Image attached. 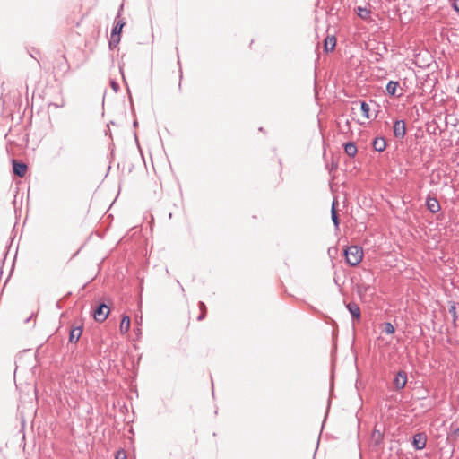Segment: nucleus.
<instances>
[{
    "mask_svg": "<svg viewBox=\"0 0 459 459\" xmlns=\"http://www.w3.org/2000/svg\"><path fill=\"white\" fill-rule=\"evenodd\" d=\"M124 5L121 4L119 10L115 18L114 25L110 32V39L108 41L109 49L113 50L117 47L121 40V34L124 26L126 25V22L123 18H121V13L123 11Z\"/></svg>",
    "mask_w": 459,
    "mask_h": 459,
    "instance_id": "f257e3e1",
    "label": "nucleus"
},
{
    "mask_svg": "<svg viewBox=\"0 0 459 459\" xmlns=\"http://www.w3.org/2000/svg\"><path fill=\"white\" fill-rule=\"evenodd\" d=\"M343 255L349 265L356 266L363 258V249L361 247L357 245L350 246L344 249Z\"/></svg>",
    "mask_w": 459,
    "mask_h": 459,
    "instance_id": "f03ea898",
    "label": "nucleus"
},
{
    "mask_svg": "<svg viewBox=\"0 0 459 459\" xmlns=\"http://www.w3.org/2000/svg\"><path fill=\"white\" fill-rule=\"evenodd\" d=\"M110 312V308L104 302H100L97 305V307L93 309L92 316L95 321L102 323L108 316Z\"/></svg>",
    "mask_w": 459,
    "mask_h": 459,
    "instance_id": "7ed1b4c3",
    "label": "nucleus"
},
{
    "mask_svg": "<svg viewBox=\"0 0 459 459\" xmlns=\"http://www.w3.org/2000/svg\"><path fill=\"white\" fill-rule=\"evenodd\" d=\"M406 132L407 127L404 120L397 119L394 122L393 133L394 138H396L397 140L403 139L404 136L406 135Z\"/></svg>",
    "mask_w": 459,
    "mask_h": 459,
    "instance_id": "20e7f679",
    "label": "nucleus"
},
{
    "mask_svg": "<svg viewBox=\"0 0 459 459\" xmlns=\"http://www.w3.org/2000/svg\"><path fill=\"white\" fill-rule=\"evenodd\" d=\"M427 444V435L424 432H417L411 437V446L415 450H423Z\"/></svg>",
    "mask_w": 459,
    "mask_h": 459,
    "instance_id": "39448f33",
    "label": "nucleus"
},
{
    "mask_svg": "<svg viewBox=\"0 0 459 459\" xmlns=\"http://www.w3.org/2000/svg\"><path fill=\"white\" fill-rule=\"evenodd\" d=\"M345 307L350 312L353 323H359L361 320V312L356 302L351 301L345 304Z\"/></svg>",
    "mask_w": 459,
    "mask_h": 459,
    "instance_id": "423d86ee",
    "label": "nucleus"
},
{
    "mask_svg": "<svg viewBox=\"0 0 459 459\" xmlns=\"http://www.w3.org/2000/svg\"><path fill=\"white\" fill-rule=\"evenodd\" d=\"M12 167L13 175L19 178H23L28 169V166L25 162L15 159L12 160Z\"/></svg>",
    "mask_w": 459,
    "mask_h": 459,
    "instance_id": "0eeeda50",
    "label": "nucleus"
},
{
    "mask_svg": "<svg viewBox=\"0 0 459 459\" xmlns=\"http://www.w3.org/2000/svg\"><path fill=\"white\" fill-rule=\"evenodd\" d=\"M408 377L404 370L397 372L394 378V385L396 390L400 391L403 389L407 384Z\"/></svg>",
    "mask_w": 459,
    "mask_h": 459,
    "instance_id": "6e6552de",
    "label": "nucleus"
},
{
    "mask_svg": "<svg viewBox=\"0 0 459 459\" xmlns=\"http://www.w3.org/2000/svg\"><path fill=\"white\" fill-rule=\"evenodd\" d=\"M384 431L377 429V425L375 426L372 433H371V443L374 446H380L384 441Z\"/></svg>",
    "mask_w": 459,
    "mask_h": 459,
    "instance_id": "1a4fd4ad",
    "label": "nucleus"
},
{
    "mask_svg": "<svg viewBox=\"0 0 459 459\" xmlns=\"http://www.w3.org/2000/svg\"><path fill=\"white\" fill-rule=\"evenodd\" d=\"M426 206L431 213H437L440 211L441 208L437 199L434 196H431L430 195H429L426 198Z\"/></svg>",
    "mask_w": 459,
    "mask_h": 459,
    "instance_id": "9d476101",
    "label": "nucleus"
},
{
    "mask_svg": "<svg viewBox=\"0 0 459 459\" xmlns=\"http://www.w3.org/2000/svg\"><path fill=\"white\" fill-rule=\"evenodd\" d=\"M82 325L72 327L69 332V342L76 343L82 336Z\"/></svg>",
    "mask_w": 459,
    "mask_h": 459,
    "instance_id": "9b49d317",
    "label": "nucleus"
},
{
    "mask_svg": "<svg viewBox=\"0 0 459 459\" xmlns=\"http://www.w3.org/2000/svg\"><path fill=\"white\" fill-rule=\"evenodd\" d=\"M337 205H338L337 200L333 199V201L332 203V207H331V218H332V221H333L335 230H339L340 223H341V220H340V217H339V214L337 212Z\"/></svg>",
    "mask_w": 459,
    "mask_h": 459,
    "instance_id": "f8f14e48",
    "label": "nucleus"
},
{
    "mask_svg": "<svg viewBox=\"0 0 459 459\" xmlns=\"http://www.w3.org/2000/svg\"><path fill=\"white\" fill-rule=\"evenodd\" d=\"M372 147L376 152H382L386 148V141L383 136H377L372 141Z\"/></svg>",
    "mask_w": 459,
    "mask_h": 459,
    "instance_id": "ddd939ff",
    "label": "nucleus"
},
{
    "mask_svg": "<svg viewBox=\"0 0 459 459\" xmlns=\"http://www.w3.org/2000/svg\"><path fill=\"white\" fill-rule=\"evenodd\" d=\"M344 152L351 158L355 157L358 152V148L354 142H346L343 143Z\"/></svg>",
    "mask_w": 459,
    "mask_h": 459,
    "instance_id": "4468645a",
    "label": "nucleus"
},
{
    "mask_svg": "<svg viewBox=\"0 0 459 459\" xmlns=\"http://www.w3.org/2000/svg\"><path fill=\"white\" fill-rule=\"evenodd\" d=\"M336 41L335 36L327 37L324 42V51L325 53L332 52L336 46Z\"/></svg>",
    "mask_w": 459,
    "mask_h": 459,
    "instance_id": "2eb2a0df",
    "label": "nucleus"
},
{
    "mask_svg": "<svg viewBox=\"0 0 459 459\" xmlns=\"http://www.w3.org/2000/svg\"><path fill=\"white\" fill-rule=\"evenodd\" d=\"M355 12L357 15L364 21H369L371 18V11L367 7L358 6L355 8Z\"/></svg>",
    "mask_w": 459,
    "mask_h": 459,
    "instance_id": "dca6fc26",
    "label": "nucleus"
},
{
    "mask_svg": "<svg viewBox=\"0 0 459 459\" xmlns=\"http://www.w3.org/2000/svg\"><path fill=\"white\" fill-rule=\"evenodd\" d=\"M447 439L454 445L459 442V427L454 428L453 424L451 425Z\"/></svg>",
    "mask_w": 459,
    "mask_h": 459,
    "instance_id": "f3484780",
    "label": "nucleus"
},
{
    "mask_svg": "<svg viewBox=\"0 0 459 459\" xmlns=\"http://www.w3.org/2000/svg\"><path fill=\"white\" fill-rule=\"evenodd\" d=\"M130 325H131L130 317L126 315H124L121 318V322H120V325H119V330H120L121 333H126L130 329Z\"/></svg>",
    "mask_w": 459,
    "mask_h": 459,
    "instance_id": "a211bd4d",
    "label": "nucleus"
},
{
    "mask_svg": "<svg viewBox=\"0 0 459 459\" xmlns=\"http://www.w3.org/2000/svg\"><path fill=\"white\" fill-rule=\"evenodd\" d=\"M399 87V82L397 81H389L386 84V92L390 96H396L397 88Z\"/></svg>",
    "mask_w": 459,
    "mask_h": 459,
    "instance_id": "6ab92c4d",
    "label": "nucleus"
},
{
    "mask_svg": "<svg viewBox=\"0 0 459 459\" xmlns=\"http://www.w3.org/2000/svg\"><path fill=\"white\" fill-rule=\"evenodd\" d=\"M360 110H361V113L363 115V117L367 119H369L370 118V108H369V105L364 101V100H361L360 101Z\"/></svg>",
    "mask_w": 459,
    "mask_h": 459,
    "instance_id": "aec40b11",
    "label": "nucleus"
},
{
    "mask_svg": "<svg viewBox=\"0 0 459 459\" xmlns=\"http://www.w3.org/2000/svg\"><path fill=\"white\" fill-rule=\"evenodd\" d=\"M449 313L452 315L453 317V324L455 325L456 320L458 318L457 313H456V306L455 301H449Z\"/></svg>",
    "mask_w": 459,
    "mask_h": 459,
    "instance_id": "412c9836",
    "label": "nucleus"
},
{
    "mask_svg": "<svg viewBox=\"0 0 459 459\" xmlns=\"http://www.w3.org/2000/svg\"><path fill=\"white\" fill-rule=\"evenodd\" d=\"M198 307H199V310H200L201 313L198 316L197 320L198 321H202L206 316V313H207L206 305L204 304V302L199 301L198 302Z\"/></svg>",
    "mask_w": 459,
    "mask_h": 459,
    "instance_id": "4be33fe9",
    "label": "nucleus"
},
{
    "mask_svg": "<svg viewBox=\"0 0 459 459\" xmlns=\"http://www.w3.org/2000/svg\"><path fill=\"white\" fill-rule=\"evenodd\" d=\"M383 332L386 334H393L395 332V328L390 322H385L383 324Z\"/></svg>",
    "mask_w": 459,
    "mask_h": 459,
    "instance_id": "5701e85b",
    "label": "nucleus"
},
{
    "mask_svg": "<svg viewBox=\"0 0 459 459\" xmlns=\"http://www.w3.org/2000/svg\"><path fill=\"white\" fill-rule=\"evenodd\" d=\"M126 454L125 450L119 449L116 452L115 459H126Z\"/></svg>",
    "mask_w": 459,
    "mask_h": 459,
    "instance_id": "b1692460",
    "label": "nucleus"
},
{
    "mask_svg": "<svg viewBox=\"0 0 459 459\" xmlns=\"http://www.w3.org/2000/svg\"><path fill=\"white\" fill-rule=\"evenodd\" d=\"M369 288H370L369 285L358 287L357 292H358L359 296L362 297L363 295H365Z\"/></svg>",
    "mask_w": 459,
    "mask_h": 459,
    "instance_id": "393cba45",
    "label": "nucleus"
},
{
    "mask_svg": "<svg viewBox=\"0 0 459 459\" xmlns=\"http://www.w3.org/2000/svg\"><path fill=\"white\" fill-rule=\"evenodd\" d=\"M177 49V54H178V48H176ZM178 64L179 65V67H181V63H180V59H179V55H178ZM182 78H183V74H182V69L179 68V84H178V89L181 90V81H182Z\"/></svg>",
    "mask_w": 459,
    "mask_h": 459,
    "instance_id": "a878e982",
    "label": "nucleus"
},
{
    "mask_svg": "<svg viewBox=\"0 0 459 459\" xmlns=\"http://www.w3.org/2000/svg\"><path fill=\"white\" fill-rule=\"evenodd\" d=\"M65 100L64 99L61 100L60 102H50L48 103V106H53L55 108H63L65 106Z\"/></svg>",
    "mask_w": 459,
    "mask_h": 459,
    "instance_id": "bb28decb",
    "label": "nucleus"
},
{
    "mask_svg": "<svg viewBox=\"0 0 459 459\" xmlns=\"http://www.w3.org/2000/svg\"><path fill=\"white\" fill-rule=\"evenodd\" d=\"M453 9L459 13V0H450Z\"/></svg>",
    "mask_w": 459,
    "mask_h": 459,
    "instance_id": "cd10ccee",
    "label": "nucleus"
},
{
    "mask_svg": "<svg viewBox=\"0 0 459 459\" xmlns=\"http://www.w3.org/2000/svg\"><path fill=\"white\" fill-rule=\"evenodd\" d=\"M110 85H111V88L114 90V91H115V92H117V91H118V90H119V84H118L116 81L112 80V81L110 82Z\"/></svg>",
    "mask_w": 459,
    "mask_h": 459,
    "instance_id": "c85d7f7f",
    "label": "nucleus"
},
{
    "mask_svg": "<svg viewBox=\"0 0 459 459\" xmlns=\"http://www.w3.org/2000/svg\"><path fill=\"white\" fill-rule=\"evenodd\" d=\"M35 316L34 313H32L29 317H27L25 320H24V323L25 324H28L32 318L33 316Z\"/></svg>",
    "mask_w": 459,
    "mask_h": 459,
    "instance_id": "c756f323",
    "label": "nucleus"
},
{
    "mask_svg": "<svg viewBox=\"0 0 459 459\" xmlns=\"http://www.w3.org/2000/svg\"><path fill=\"white\" fill-rule=\"evenodd\" d=\"M62 300H58L56 303V307L57 309H61L62 308V304H61Z\"/></svg>",
    "mask_w": 459,
    "mask_h": 459,
    "instance_id": "7c9ffc66",
    "label": "nucleus"
},
{
    "mask_svg": "<svg viewBox=\"0 0 459 459\" xmlns=\"http://www.w3.org/2000/svg\"><path fill=\"white\" fill-rule=\"evenodd\" d=\"M134 333H136V335H141L142 334V330L140 327H137L134 329Z\"/></svg>",
    "mask_w": 459,
    "mask_h": 459,
    "instance_id": "2f4dec72",
    "label": "nucleus"
},
{
    "mask_svg": "<svg viewBox=\"0 0 459 459\" xmlns=\"http://www.w3.org/2000/svg\"><path fill=\"white\" fill-rule=\"evenodd\" d=\"M129 100H130V104H131L132 110H133V112H134V102H133V99H132V96H131V95H129Z\"/></svg>",
    "mask_w": 459,
    "mask_h": 459,
    "instance_id": "473e14b6",
    "label": "nucleus"
},
{
    "mask_svg": "<svg viewBox=\"0 0 459 459\" xmlns=\"http://www.w3.org/2000/svg\"><path fill=\"white\" fill-rule=\"evenodd\" d=\"M177 283H178V285L180 287V289H181L182 292H184V291H185V290H184L183 286L181 285V283L179 282V281H178V280L177 281Z\"/></svg>",
    "mask_w": 459,
    "mask_h": 459,
    "instance_id": "72a5a7b5",
    "label": "nucleus"
},
{
    "mask_svg": "<svg viewBox=\"0 0 459 459\" xmlns=\"http://www.w3.org/2000/svg\"><path fill=\"white\" fill-rule=\"evenodd\" d=\"M133 126H134V127L138 126V121H137V120H134V121L133 122Z\"/></svg>",
    "mask_w": 459,
    "mask_h": 459,
    "instance_id": "f704fd0d",
    "label": "nucleus"
},
{
    "mask_svg": "<svg viewBox=\"0 0 459 459\" xmlns=\"http://www.w3.org/2000/svg\"><path fill=\"white\" fill-rule=\"evenodd\" d=\"M71 295V292H68L63 299L62 300H65L69 296Z\"/></svg>",
    "mask_w": 459,
    "mask_h": 459,
    "instance_id": "c9c22d12",
    "label": "nucleus"
},
{
    "mask_svg": "<svg viewBox=\"0 0 459 459\" xmlns=\"http://www.w3.org/2000/svg\"><path fill=\"white\" fill-rule=\"evenodd\" d=\"M134 138H135V141H137V134H136V133H134Z\"/></svg>",
    "mask_w": 459,
    "mask_h": 459,
    "instance_id": "e433bc0d",
    "label": "nucleus"
},
{
    "mask_svg": "<svg viewBox=\"0 0 459 459\" xmlns=\"http://www.w3.org/2000/svg\"><path fill=\"white\" fill-rule=\"evenodd\" d=\"M259 131L264 132V128H263V127H260V128H259Z\"/></svg>",
    "mask_w": 459,
    "mask_h": 459,
    "instance_id": "4c0bfd02",
    "label": "nucleus"
},
{
    "mask_svg": "<svg viewBox=\"0 0 459 459\" xmlns=\"http://www.w3.org/2000/svg\"><path fill=\"white\" fill-rule=\"evenodd\" d=\"M123 80H126L125 74H122Z\"/></svg>",
    "mask_w": 459,
    "mask_h": 459,
    "instance_id": "58836bf2",
    "label": "nucleus"
},
{
    "mask_svg": "<svg viewBox=\"0 0 459 459\" xmlns=\"http://www.w3.org/2000/svg\"><path fill=\"white\" fill-rule=\"evenodd\" d=\"M123 80H126L125 74H122Z\"/></svg>",
    "mask_w": 459,
    "mask_h": 459,
    "instance_id": "ea45409f",
    "label": "nucleus"
},
{
    "mask_svg": "<svg viewBox=\"0 0 459 459\" xmlns=\"http://www.w3.org/2000/svg\"><path fill=\"white\" fill-rule=\"evenodd\" d=\"M331 404V402H330V399L328 400V407L330 406Z\"/></svg>",
    "mask_w": 459,
    "mask_h": 459,
    "instance_id": "a19ab883",
    "label": "nucleus"
}]
</instances>
